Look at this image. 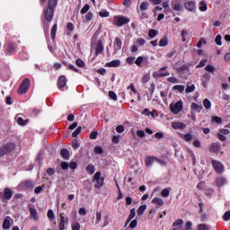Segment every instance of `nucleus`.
<instances>
[{"label":"nucleus","mask_w":230,"mask_h":230,"mask_svg":"<svg viewBox=\"0 0 230 230\" xmlns=\"http://www.w3.org/2000/svg\"><path fill=\"white\" fill-rule=\"evenodd\" d=\"M58 4V0H49L47 7L43 9V28L46 33L49 31V22H51L53 17H55V9Z\"/></svg>","instance_id":"1"},{"label":"nucleus","mask_w":230,"mask_h":230,"mask_svg":"<svg viewBox=\"0 0 230 230\" xmlns=\"http://www.w3.org/2000/svg\"><path fill=\"white\" fill-rule=\"evenodd\" d=\"M16 146L13 142H9L2 146H0V157H4V155H8V154H12L13 150H15Z\"/></svg>","instance_id":"2"},{"label":"nucleus","mask_w":230,"mask_h":230,"mask_svg":"<svg viewBox=\"0 0 230 230\" xmlns=\"http://www.w3.org/2000/svg\"><path fill=\"white\" fill-rule=\"evenodd\" d=\"M30 89V78H25L18 89V94H26Z\"/></svg>","instance_id":"3"},{"label":"nucleus","mask_w":230,"mask_h":230,"mask_svg":"<svg viewBox=\"0 0 230 230\" xmlns=\"http://www.w3.org/2000/svg\"><path fill=\"white\" fill-rule=\"evenodd\" d=\"M183 104L182 101H178L175 104L171 103L170 104V110L172 112V114H179L181 111H182Z\"/></svg>","instance_id":"4"},{"label":"nucleus","mask_w":230,"mask_h":230,"mask_svg":"<svg viewBox=\"0 0 230 230\" xmlns=\"http://www.w3.org/2000/svg\"><path fill=\"white\" fill-rule=\"evenodd\" d=\"M13 197V192L12 191V189L5 188L4 190V193L0 192V199L1 200H10Z\"/></svg>","instance_id":"5"},{"label":"nucleus","mask_w":230,"mask_h":230,"mask_svg":"<svg viewBox=\"0 0 230 230\" xmlns=\"http://www.w3.org/2000/svg\"><path fill=\"white\" fill-rule=\"evenodd\" d=\"M114 19H116V25L119 28H121V26H123L124 24H128V22H130V19L128 17H125V16H114Z\"/></svg>","instance_id":"6"},{"label":"nucleus","mask_w":230,"mask_h":230,"mask_svg":"<svg viewBox=\"0 0 230 230\" xmlns=\"http://www.w3.org/2000/svg\"><path fill=\"white\" fill-rule=\"evenodd\" d=\"M66 85H67V78L66 75H60L58 79V87L59 91H64V87H66Z\"/></svg>","instance_id":"7"},{"label":"nucleus","mask_w":230,"mask_h":230,"mask_svg":"<svg viewBox=\"0 0 230 230\" xmlns=\"http://www.w3.org/2000/svg\"><path fill=\"white\" fill-rule=\"evenodd\" d=\"M212 166L217 173H222L224 172V165L217 160H212Z\"/></svg>","instance_id":"8"},{"label":"nucleus","mask_w":230,"mask_h":230,"mask_svg":"<svg viewBox=\"0 0 230 230\" xmlns=\"http://www.w3.org/2000/svg\"><path fill=\"white\" fill-rule=\"evenodd\" d=\"M20 186L22 190H33V188H35V183L31 180H27L22 181Z\"/></svg>","instance_id":"9"},{"label":"nucleus","mask_w":230,"mask_h":230,"mask_svg":"<svg viewBox=\"0 0 230 230\" xmlns=\"http://www.w3.org/2000/svg\"><path fill=\"white\" fill-rule=\"evenodd\" d=\"M59 217H60V222L58 224V229L64 230L66 229V224L69 222V217L66 218V217H64V213H61Z\"/></svg>","instance_id":"10"},{"label":"nucleus","mask_w":230,"mask_h":230,"mask_svg":"<svg viewBox=\"0 0 230 230\" xmlns=\"http://www.w3.org/2000/svg\"><path fill=\"white\" fill-rule=\"evenodd\" d=\"M13 53H15V44H13V42H9L5 49V55L6 57H12Z\"/></svg>","instance_id":"11"},{"label":"nucleus","mask_w":230,"mask_h":230,"mask_svg":"<svg viewBox=\"0 0 230 230\" xmlns=\"http://www.w3.org/2000/svg\"><path fill=\"white\" fill-rule=\"evenodd\" d=\"M211 80V75L209 73L203 74L201 77V85L203 87H208V84H209Z\"/></svg>","instance_id":"12"},{"label":"nucleus","mask_w":230,"mask_h":230,"mask_svg":"<svg viewBox=\"0 0 230 230\" xmlns=\"http://www.w3.org/2000/svg\"><path fill=\"white\" fill-rule=\"evenodd\" d=\"M171 6L172 10H175V12H181V9L182 8V4H181L177 0H172Z\"/></svg>","instance_id":"13"},{"label":"nucleus","mask_w":230,"mask_h":230,"mask_svg":"<svg viewBox=\"0 0 230 230\" xmlns=\"http://www.w3.org/2000/svg\"><path fill=\"white\" fill-rule=\"evenodd\" d=\"M172 128H174V130H177V129L184 130V128H186V124L182 122H172Z\"/></svg>","instance_id":"14"},{"label":"nucleus","mask_w":230,"mask_h":230,"mask_svg":"<svg viewBox=\"0 0 230 230\" xmlns=\"http://www.w3.org/2000/svg\"><path fill=\"white\" fill-rule=\"evenodd\" d=\"M103 43L102 42V40H99L97 42V46L95 49V57H98V55H100L101 53H103Z\"/></svg>","instance_id":"15"},{"label":"nucleus","mask_w":230,"mask_h":230,"mask_svg":"<svg viewBox=\"0 0 230 230\" xmlns=\"http://www.w3.org/2000/svg\"><path fill=\"white\" fill-rule=\"evenodd\" d=\"M113 44L115 46L116 51H119V49H121V47L123 46V41H121V39L119 37H116Z\"/></svg>","instance_id":"16"},{"label":"nucleus","mask_w":230,"mask_h":230,"mask_svg":"<svg viewBox=\"0 0 230 230\" xmlns=\"http://www.w3.org/2000/svg\"><path fill=\"white\" fill-rule=\"evenodd\" d=\"M222 146H220V143H213L210 145V149L214 154H218Z\"/></svg>","instance_id":"17"},{"label":"nucleus","mask_w":230,"mask_h":230,"mask_svg":"<svg viewBox=\"0 0 230 230\" xmlns=\"http://www.w3.org/2000/svg\"><path fill=\"white\" fill-rule=\"evenodd\" d=\"M217 186L218 188H222V186L227 184V180L225 177H218L216 181Z\"/></svg>","instance_id":"18"},{"label":"nucleus","mask_w":230,"mask_h":230,"mask_svg":"<svg viewBox=\"0 0 230 230\" xmlns=\"http://www.w3.org/2000/svg\"><path fill=\"white\" fill-rule=\"evenodd\" d=\"M119 66H121V61L118 59L106 63V67H119Z\"/></svg>","instance_id":"19"},{"label":"nucleus","mask_w":230,"mask_h":230,"mask_svg":"<svg viewBox=\"0 0 230 230\" xmlns=\"http://www.w3.org/2000/svg\"><path fill=\"white\" fill-rule=\"evenodd\" d=\"M30 215L31 217L33 218V220H39V213L37 212V208H30Z\"/></svg>","instance_id":"20"},{"label":"nucleus","mask_w":230,"mask_h":230,"mask_svg":"<svg viewBox=\"0 0 230 230\" xmlns=\"http://www.w3.org/2000/svg\"><path fill=\"white\" fill-rule=\"evenodd\" d=\"M186 10H189V12H193L197 6L195 5V2L190 1L185 4Z\"/></svg>","instance_id":"21"},{"label":"nucleus","mask_w":230,"mask_h":230,"mask_svg":"<svg viewBox=\"0 0 230 230\" xmlns=\"http://www.w3.org/2000/svg\"><path fill=\"white\" fill-rule=\"evenodd\" d=\"M58 28V25L57 23H55L50 31V37L52 40H55L56 37H57V30Z\"/></svg>","instance_id":"22"},{"label":"nucleus","mask_w":230,"mask_h":230,"mask_svg":"<svg viewBox=\"0 0 230 230\" xmlns=\"http://www.w3.org/2000/svg\"><path fill=\"white\" fill-rule=\"evenodd\" d=\"M135 217H136V208H131L130 213L126 221V224H130V222H132V219H134Z\"/></svg>","instance_id":"23"},{"label":"nucleus","mask_w":230,"mask_h":230,"mask_svg":"<svg viewBox=\"0 0 230 230\" xmlns=\"http://www.w3.org/2000/svg\"><path fill=\"white\" fill-rule=\"evenodd\" d=\"M11 226L12 224L10 223V217H6L3 222L2 227L3 229L7 230Z\"/></svg>","instance_id":"24"},{"label":"nucleus","mask_w":230,"mask_h":230,"mask_svg":"<svg viewBox=\"0 0 230 230\" xmlns=\"http://www.w3.org/2000/svg\"><path fill=\"white\" fill-rule=\"evenodd\" d=\"M60 155L65 159L66 161L69 160V151L66 148H63L60 150Z\"/></svg>","instance_id":"25"},{"label":"nucleus","mask_w":230,"mask_h":230,"mask_svg":"<svg viewBox=\"0 0 230 230\" xmlns=\"http://www.w3.org/2000/svg\"><path fill=\"white\" fill-rule=\"evenodd\" d=\"M105 181V178H100L99 180H95V184H94V188L96 190H100V188H102V186H103V183Z\"/></svg>","instance_id":"26"},{"label":"nucleus","mask_w":230,"mask_h":230,"mask_svg":"<svg viewBox=\"0 0 230 230\" xmlns=\"http://www.w3.org/2000/svg\"><path fill=\"white\" fill-rule=\"evenodd\" d=\"M152 204H156V206H164V201L161 198L155 197L152 199Z\"/></svg>","instance_id":"27"},{"label":"nucleus","mask_w":230,"mask_h":230,"mask_svg":"<svg viewBox=\"0 0 230 230\" xmlns=\"http://www.w3.org/2000/svg\"><path fill=\"white\" fill-rule=\"evenodd\" d=\"M66 30L68 31L66 32V35H71V33H73V31H75V25L73 24V22L66 23Z\"/></svg>","instance_id":"28"},{"label":"nucleus","mask_w":230,"mask_h":230,"mask_svg":"<svg viewBox=\"0 0 230 230\" xmlns=\"http://www.w3.org/2000/svg\"><path fill=\"white\" fill-rule=\"evenodd\" d=\"M86 172L89 173V175H93L94 172H96V167H94L93 164H88L86 166Z\"/></svg>","instance_id":"29"},{"label":"nucleus","mask_w":230,"mask_h":230,"mask_svg":"<svg viewBox=\"0 0 230 230\" xmlns=\"http://www.w3.org/2000/svg\"><path fill=\"white\" fill-rule=\"evenodd\" d=\"M154 161H155V156H146V165L147 167L151 166L154 164Z\"/></svg>","instance_id":"30"},{"label":"nucleus","mask_w":230,"mask_h":230,"mask_svg":"<svg viewBox=\"0 0 230 230\" xmlns=\"http://www.w3.org/2000/svg\"><path fill=\"white\" fill-rule=\"evenodd\" d=\"M176 71L177 73H180V75H184V73L188 71V65H182L181 66L178 67Z\"/></svg>","instance_id":"31"},{"label":"nucleus","mask_w":230,"mask_h":230,"mask_svg":"<svg viewBox=\"0 0 230 230\" xmlns=\"http://www.w3.org/2000/svg\"><path fill=\"white\" fill-rule=\"evenodd\" d=\"M164 76H170V72L154 74V78H164Z\"/></svg>","instance_id":"32"},{"label":"nucleus","mask_w":230,"mask_h":230,"mask_svg":"<svg viewBox=\"0 0 230 230\" xmlns=\"http://www.w3.org/2000/svg\"><path fill=\"white\" fill-rule=\"evenodd\" d=\"M168 44V38L164 37L159 41L160 48H165V46Z\"/></svg>","instance_id":"33"},{"label":"nucleus","mask_w":230,"mask_h":230,"mask_svg":"<svg viewBox=\"0 0 230 230\" xmlns=\"http://www.w3.org/2000/svg\"><path fill=\"white\" fill-rule=\"evenodd\" d=\"M184 224V221L182 219H177L173 224L172 227H178V229H181V226Z\"/></svg>","instance_id":"34"},{"label":"nucleus","mask_w":230,"mask_h":230,"mask_svg":"<svg viewBox=\"0 0 230 230\" xmlns=\"http://www.w3.org/2000/svg\"><path fill=\"white\" fill-rule=\"evenodd\" d=\"M91 9V5H89V4H84V6L81 9V15H84L85 13H87V12H89V10Z\"/></svg>","instance_id":"35"},{"label":"nucleus","mask_w":230,"mask_h":230,"mask_svg":"<svg viewBox=\"0 0 230 230\" xmlns=\"http://www.w3.org/2000/svg\"><path fill=\"white\" fill-rule=\"evenodd\" d=\"M184 85L177 84L172 87V91H179L180 93H184Z\"/></svg>","instance_id":"36"},{"label":"nucleus","mask_w":230,"mask_h":230,"mask_svg":"<svg viewBox=\"0 0 230 230\" xmlns=\"http://www.w3.org/2000/svg\"><path fill=\"white\" fill-rule=\"evenodd\" d=\"M170 190H172L171 188L169 189H164L162 191H161V195L162 197H164L165 199L170 197Z\"/></svg>","instance_id":"37"},{"label":"nucleus","mask_w":230,"mask_h":230,"mask_svg":"<svg viewBox=\"0 0 230 230\" xmlns=\"http://www.w3.org/2000/svg\"><path fill=\"white\" fill-rule=\"evenodd\" d=\"M212 123H217V125H220L222 123V118L218 116H214L211 119Z\"/></svg>","instance_id":"38"},{"label":"nucleus","mask_w":230,"mask_h":230,"mask_svg":"<svg viewBox=\"0 0 230 230\" xmlns=\"http://www.w3.org/2000/svg\"><path fill=\"white\" fill-rule=\"evenodd\" d=\"M47 217L49 220H55V212H53V209H49Z\"/></svg>","instance_id":"39"},{"label":"nucleus","mask_w":230,"mask_h":230,"mask_svg":"<svg viewBox=\"0 0 230 230\" xmlns=\"http://www.w3.org/2000/svg\"><path fill=\"white\" fill-rule=\"evenodd\" d=\"M109 96L111 100H113V102H118V95L116 94V93L114 91H110Z\"/></svg>","instance_id":"40"},{"label":"nucleus","mask_w":230,"mask_h":230,"mask_svg":"<svg viewBox=\"0 0 230 230\" xmlns=\"http://www.w3.org/2000/svg\"><path fill=\"white\" fill-rule=\"evenodd\" d=\"M145 211H146V205H142L137 209V215L141 216Z\"/></svg>","instance_id":"41"},{"label":"nucleus","mask_w":230,"mask_h":230,"mask_svg":"<svg viewBox=\"0 0 230 230\" xmlns=\"http://www.w3.org/2000/svg\"><path fill=\"white\" fill-rule=\"evenodd\" d=\"M82 132V126H79L73 133L72 137H77L78 135Z\"/></svg>","instance_id":"42"},{"label":"nucleus","mask_w":230,"mask_h":230,"mask_svg":"<svg viewBox=\"0 0 230 230\" xmlns=\"http://www.w3.org/2000/svg\"><path fill=\"white\" fill-rule=\"evenodd\" d=\"M183 139H184V141H186L187 143L190 142V141H192V139H193V135H192V134H190V133H187V134L184 135Z\"/></svg>","instance_id":"43"},{"label":"nucleus","mask_w":230,"mask_h":230,"mask_svg":"<svg viewBox=\"0 0 230 230\" xmlns=\"http://www.w3.org/2000/svg\"><path fill=\"white\" fill-rule=\"evenodd\" d=\"M203 105L205 109H211V101H209L208 99H204Z\"/></svg>","instance_id":"44"},{"label":"nucleus","mask_w":230,"mask_h":230,"mask_svg":"<svg viewBox=\"0 0 230 230\" xmlns=\"http://www.w3.org/2000/svg\"><path fill=\"white\" fill-rule=\"evenodd\" d=\"M150 80V74H145L142 77V84H147Z\"/></svg>","instance_id":"45"},{"label":"nucleus","mask_w":230,"mask_h":230,"mask_svg":"<svg viewBox=\"0 0 230 230\" xmlns=\"http://www.w3.org/2000/svg\"><path fill=\"white\" fill-rule=\"evenodd\" d=\"M199 10L200 12H206L208 10V4L204 1L200 2Z\"/></svg>","instance_id":"46"},{"label":"nucleus","mask_w":230,"mask_h":230,"mask_svg":"<svg viewBox=\"0 0 230 230\" xmlns=\"http://www.w3.org/2000/svg\"><path fill=\"white\" fill-rule=\"evenodd\" d=\"M94 153L97 154L98 155H102V154H103V148H102V146H97L94 148Z\"/></svg>","instance_id":"47"},{"label":"nucleus","mask_w":230,"mask_h":230,"mask_svg":"<svg viewBox=\"0 0 230 230\" xmlns=\"http://www.w3.org/2000/svg\"><path fill=\"white\" fill-rule=\"evenodd\" d=\"M190 109L192 111H200L202 109V107H200L199 104L192 102L190 105Z\"/></svg>","instance_id":"48"},{"label":"nucleus","mask_w":230,"mask_h":230,"mask_svg":"<svg viewBox=\"0 0 230 230\" xmlns=\"http://www.w3.org/2000/svg\"><path fill=\"white\" fill-rule=\"evenodd\" d=\"M149 4L148 2H142L140 4V10L145 11L148 10Z\"/></svg>","instance_id":"49"},{"label":"nucleus","mask_w":230,"mask_h":230,"mask_svg":"<svg viewBox=\"0 0 230 230\" xmlns=\"http://www.w3.org/2000/svg\"><path fill=\"white\" fill-rule=\"evenodd\" d=\"M205 71H207L208 73H215V66H213L212 65H208L205 67Z\"/></svg>","instance_id":"50"},{"label":"nucleus","mask_w":230,"mask_h":230,"mask_svg":"<svg viewBox=\"0 0 230 230\" xmlns=\"http://www.w3.org/2000/svg\"><path fill=\"white\" fill-rule=\"evenodd\" d=\"M148 35H149L150 39H154L155 37L157 36V31L151 29L148 32Z\"/></svg>","instance_id":"51"},{"label":"nucleus","mask_w":230,"mask_h":230,"mask_svg":"<svg viewBox=\"0 0 230 230\" xmlns=\"http://www.w3.org/2000/svg\"><path fill=\"white\" fill-rule=\"evenodd\" d=\"M206 64H208V59H201L196 67H197V69H199L200 67H204V66H206Z\"/></svg>","instance_id":"52"},{"label":"nucleus","mask_w":230,"mask_h":230,"mask_svg":"<svg viewBox=\"0 0 230 230\" xmlns=\"http://www.w3.org/2000/svg\"><path fill=\"white\" fill-rule=\"evenodd\" d=\"M99 15H100V17H109V15H111V13L107 10H102V11L99 12Z\"/></svg>","instance_id":"53"},{"label":"nucleus","mask_w":230,"mask_h":230,"mask_svg":"<svg viewBox=\"0 0 230 230\" xmlns=\"http://www.w3.org/2000/svg\"><path fill=\"white\" fill-rule=\"evenodd\" d=\"M137 44L138 46H145V44H146V40L145 39H143V38H138L137 40Z\"/></svg>","instance_id":"54"},{"label":"nucleus","mask_w":230,"mask_h":230,"mask_svg":"<svg viewBox=\"0 0 230 230\" xmlns=\"http://www.w3.org/2000/svg\"><path fill=\"white\" fill-rule=\"evenodd\" d=\"M75 64L78 67H84L85 66V63L81 58L76 59Z\"/></svg>","instance_id":"55"},{"label":"nucleus","mask_w":230,"mask_h":230,"mask_svg":"<svg viewBox=\"0 0 230 230\" xmlns=\"http://www.w3.org/2000/svg\"><path fill=\"white\" fill-rule=\"evenodd\" d=\"M143 60H145V58H143V56H140L136 59L135 64L137 66H141V64H143Z\"/></svg>","instance_id":"56"},{"label":"nucleus","mask_w":230,"mask_h":230,"mask_svg":"<svg viewBox=\"0 0 230 230\" xmlns=\"http://www.w3.org/2000/svg\"><path fill=\"white\" fill-rule=\"evenodd\" d=\"M198 230H209V226L206 224H199L198 226Z\"/></svg>","instance_id":"57"},{"label":"nucleus","mask_w":230,"mask_h":230,"mask_svg":"<svg viewBox=\"0 0 230 230\" xmlns=\"http://www.w3.org/2000/svg\"><path fill=\"white\" fill-rule=\"evenodd\" d=\"M193 91H195V84L188 85L185 93H193Z\"/></svg>","instance_id":"58"},{"label":"nucleus","mask_w":230,"mask_h":230,"mask_svg":"<svg viewBox=\"0 0 230 230\" xmlns=\"http://www.w3.org/2000/svg\"><path fill=\"white\" fill-rule=\"evenodd\" d=\"M167 82L170 84H179V79L177 77H169L167 78Z\"/></svg>","instance_id":"59"},{"label":"nucleus","mask_w":230,"mask_h":230,"mask_svg":"<svg viewBox=\"0 0 230 230\" xmlns=\"http://www.w3.org/2000/svg\"><path fill=\"white\" fill-rule=\"evenodd\" d=\"M93 15L92 12H89L85 15V21L86 22H91V20L93 19Z\"/></svg>","instance_id":"60"},{"label":"nucleus","mask_w":230,"mask_h":230,"mask_svg":"<svg viewBox=\"0 0 230 230\" xmlns=\"http://www.w3.org/2000/svg\"><path fill=\"white\" fill-rule=\"evenodd\" d=\"M223 220H225V222H229V220H230V211H226L224 214Z\"/></svg>","instance_id":"61"},{"label":"nucleus","mask_w":230,"mask_h":230,"mask_svg":"<svg viewBox=\"0 0 230 230\" xmlns=\"http://www.w3.org/2000/svg\"><path fill=\"white\" fill-rule=\"evenodd\" d=\"M99 222H102V211H99L96 213L95 224H98Z\"/></svg>","instance_id":"62"},{"label":"nucleus","mask_w":230,"mask_h":230,"mask_svg":"<svg viewBox=\"0 0 230 230\" xmlns=\"http://www.w3.org/2000/svg\"><path fill=\"white\" fill-rule=\"evenodd\" d=\"M72 230H80V223H72Z\"/></svg>","instance_id":"63"},{"label":"nucleus","mask_w":230,"mask_h":230,"mask_svg":"<svg viewBox=\"0 0 230 230\" xmlns=\"http://www.w3.org/2000/svg\"><path fill=\"white\" fill-rule=\"evenodd\" d=\"M98 137V131H92L90 133V139H96Z\"/></svg>","instance_id":"64"}]
</instances>
